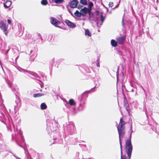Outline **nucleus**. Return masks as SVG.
Masks as SVG:
<instances>
[{"label":"nucleus","mask_w":159,"mask_h":159,"mask_svg":"<svg viewBox=\"0 0 159 159\" xmlns=\"http://www.w3.org/2000/svg\"><path fill=\"white\" fill-rule=\"evenodd\" d=\"M125 122L123 120L122 118H121L119 125L117 128L119 134L120 143L121 150V159H130L132 150V146L131 142V134L130 135L129 139L127 140L125 143V150L126 153L127 154V157L125 155H122V148L120 138L122 137L125 134Z\"/></svg>","instance_id":"obj_1"},{"label":"nucleus","mask_w":159,"mask_h":159,"mask_svg":"<svg viewBox=\"0 0 159 159\" xmlns=\"http://www.w3.org/2000/svg\"><path fill=\"white\" fill-rule=\"evenodd\" d=\"M0 28L3 31V32L4 33V34L6 35H7V28L6 27L5 24L4 22L1 21L0 22Z\"/></svg>","instance_id":"obj_2"},{"label":"nucleus","mask_w":159,"mask_h":159,"mask_svg":"<svg viewBox=\"0 0 159 159\" xmlns=\"http://www.w3.org/2000/svg\"><path fill=\"white\" fill-rule=\"evenodd\" d=\"M51 24L55 26L61 28L58 25L60 24L61 22L55 18L51 17Z\"/></svg>","instance_id":"obj_3"},{"label":"nucleus","mask_w":159,"mask_h":159,"mask_svg":"<svg viewBox=\"0 0 159 159\" xmlns=\"http://www.w3.org/2000/svg\"><path fill=\"white\" fill-rule=\"evenodd\" d=\"M125 39L126 37L125 36L120 37L117 39V42L119 44H123Z\"/></svg>","instance_id":"obj_4"},{"label":"nucleus","mask_w":159,"mask_h":159,"mask_svg":"<svg viewBox=\"0 0 159 159\" xmlns=\"http://www.w3.org/2000/svg\"><path fill=\"white\" fill-rule=\"evenodd\" d=\"M65 22L66 24L70 28H74L76 27V25L74 23L68 20H66Z\"/></svg>","instance_id":"obj_5"},{"label":"nucleus","mask_w":159,"mask_h":159,"mask_svg":"<svg viewBox=\"0 0 159 159\" xmlns=\"http://www.w3.org/2000/svg\"><path fill=\"white\" fill-rule=\"evenodd\" d=\"M78 3V2L76 0H74L72 1L70 3V7L72 8H75L76 7Z\"/></svg>","instance_id":"obj_6"},{"label":"nucleus","mask_w":159,"mask_h":159,"mask_svg":"<svg viewBox=\"0 0 159 159\" xmlns=\"http://www.w3.org/2000/svg\"><path fill=\"white\" fill-rule=\"evenodd\" d=\"M80 11L81 13L82 16H84L87 13L88 9L87 8L84 7L83 8L81 9Z\"/></svg>","instance_id":"obj_7"},{"label":"nucleus","mask_w":159,"mask_h":159,"mask_svg":"<svg viewBox=\"0 0 159 159\" xmlns=\"http://www.w3.org/2000/svg\"><path fill=\"white\" fill-rule=\"evenodd\" d=\"M69 131L71 133H73L75 131V127L73 124H70L69 125Z\"/></svg>","instance_id":"obj_8"},{"label":"nucleus","mask_w":159,"mask_h":159,"mask_svg":"<svg viewBox=\"0 0 159 159\" xmlns=\"http://www.w3.org/2000/svg\"><path fill=\"white\" fill-rule=\"evenodd\" d=\"M124 106L125 107L127 111L129 112V104L127 103V101L126 100V99L124 100Z\"/></svg>","instance_id":"obj_9"},{"label":"nucleus","mask_w":159,"mask_h":159,"mask_svg":"<svg viewBox=\"0 0 159 159\" xmlns=\"http://www.w3.org/2000/svg\"><path fill=\"white\" fill-rule=\"evenodd\" d=\"M11 4V2L10 1H7L4 4V7L5 8H7L10 6Z\"/></svg>","instance_id":"obj_10"},{"label":"nucleus","mask_w":159,"mask_h":159,"mask_svg":"<svg viewBox=\"0 0 159 159\" xmlns=\"http://www.w3.org/2000/svg\"><path fill=\"white\" fill-rule=\"evenodd\" d=\"M74 15L76 17H80L81 16H82L80 11H79L78 10L76 11L74 13Z\"/></svg>","instance_id":"obj_11"},{"label":"nucleus","mask_w":159,"mask_h":159,"mask_svg":"<svg viewBox=\"0 0 159 159\" xmlns=\"http://www.w3.org/2000/svg\"><path fill=\"white\" fill-rule=\"evenodd\" d=\"M69 104L72 106H75L76 103L73 99H70L69 101Z\"/></svg>","instance_id":"obj_12"},{"label":"nucleus","mask_w":159,"mask_h":159,"mask_svg":"<svg viewBox=\"0 0 159 159\" xmlns=\"http://www.w3.org/2000/svg\"><path fill=\"white\" fill-rule=\"evenodd\" d=\"M111 43L113 46L115 47L117 46L118 43L117 41L116 42L115 40L112 39L111 40Z\"/></svg>","instance_id":"obj_13"},{"label":"nucleus","mask_w":159,"mask_h":159,"mask_svg":"<svg viewBox=\"0 0 159 159\" xmlns=\"http://www.w3.org/2000/svg\"><path fill=\"white\" fill-rule=\"evenodd\" d=\"M24 71H25V72H27L30 75H31L34 76H36V74L34 72L25 70H24Z\"/></svg>","instance_id":"obj_14"},{"label":"nucleus","mask_w":159,"mask_h":159,"mask_svg":"<svg viewBox=\"0 0 159 159\" xmlns=\"http://www.w3.org/2000/svg\"><path fill=\"white\" fill-rule=\"evenodd\" d=\"M85 35H88L89 36H91V33H90L88 29L85 30Z\"/></svg>","instance_id":"obj_15"},{"label":"nucleus","mask_w":159,"mask_h":159,"mask_svg":"<svg viewBox=\"0 0 159 159\" xmlns=\"http://www.w3.org/2000/svg\"><path fill=\"white\" fill-rule=\"evenodd\" d=\"M41 108L42 110H44L45 109L47 108V105L46 104L43 103L41 104Z\"/></svg>","instance_id":"obj_16"},{"label":"nucleus","mask_w":159,"mask_h":159,"mask_svg":"<svg viewBox=\"0 0 159 159\" xmlns=\"http://www.w3.org/2000/svg\"><path fill=\"white\" fill-rule=\"evenodd\" d=\"M44 95V94L43 93H37L34 94V98L39 97Z\"/></svg>","instance_id":"obj_17"},{"label":"nucleus","mask_w":159,"mask_h":159,"mask_svg":"<svg viewBox=\"0 0 159 159\" xmlns=\"http://www.w3.org/2000/svg\"><path fill=\"white\" fill-rule=\"evenodd\" d=\"M54 2L56 3H62L64 1L63 0H54Z\"/></svg>","instance_id":"obj_18"},{"label":"nucleus","mask_w":159,"mask_h":159,"mask_svg":"<svg viewBox=\"0 0 159 159\" xmlns=\"http://www.w3.org/2000/svg\"><path fill=\"white\" fill-rule=\"evenodd\" d=\"M41 3L42 5H45L48 4V2L46 0H42Z\"/></svg>","instance_id":"obj_19"},{"label":"nucleus","mask_w":159,"mask_h":159,"mask_svg":"<svg viewBox=\"0 0 159 159\" xmlns=\"http://www.w3.org/2000/svg\"><path fill=\"white\" fill-rule=\"evenodd\" d=\"M7 84H8V86L11 88L12 89V91H14L15 90L14 89H13L12 88V85H11V83L10 82V81H8L7 82Z\"/></svg>","instance_id":"obj_20"},{"label":"nucleus","mask_w":159,"mask_h":159,"mask_svg":"<svg viewBox=\"0 0 159 159\" xmlns=\"http://www.w3.org/2000/svg\"><path fill=\"white\" fill-rule=\"evenodd\" d=\"M80 3L84 5H86L87 4L86 0H80Z\"/></svg>","instance_id":"obj_21"},{"label":"nucleus","mask_w":159,"mask_h":159,"mask_svg":"<svg viewBox=\"0 0 159 159\" xmlns=\"http://www.w3.org/2000/svg\"><path fill=\"white\" fill-rule=\"evenodd\" d=\"M93 6V4L92 2H89L88 6H89V8L90 10H91L92 7Z\"/></svg>","instance_id":"obj_22"},{"label":"nucleus","mask_w":159,"mask_h":159,"mask_svg":"<svg viewBox=\"0 0 159 159\" xmlns=\"http://www.w3.org/2000/svg\"><path fill=\"white\" fill-rule=\"evenodd\" d=\"M97 62L96 63V66L98 67H100L99 59H98L97 60Z\"/></svg>","instance_id":"obj_23"},{"label":"nucleus","mask_w":159,"mask_h":159,"mask_svg":"<svg viewBox=\"0 0 159 159\" xmlns=\"http://www.w3.org/2000/svg\"><path fill=\"white\" fill-rule=\"evenodd\" d=\"M105 19V18L104 17H103L102 15H101V20L102 22V23L103 21H104V20Z\"/></svg>","instance_id":"obj_24"},{"label":"nucleus","mask_w":159,"mask_h":159,"mask_svg":"<svg viewBox=\"0 0 159 159\" xmlns=\"http://www.w3.org/2000/svg\"><path fill=\"white\" fill-rule=\"evenodd\" d=\"M113 2H110L109 4V6L110 7H112L113 6Z\"/></svg>","instance_id":"obj_25"},{"label":"nucleus","mask_w":159,"mask_h":159,"mask_svg":"<svg viewBox=\"0 0 159 159\" xmlns=\"http://www.w3.org/2000/svg\"><path fill=\"white\" fill-rule=\"evenodd\" d=\"M7 22H8V24H9V25H10L11 24V20H10L8 19L7 20Z\"/></svg>","instance_id":"obj_26"},{"label":"nucleus","mask_w":159,"mask_h":159,"mask_svg":"<svg viewBox=\"0 0 159 159\" xmlns=\"http://www.w3.org/2000/svg\"><path fill=\"white\" fill-rule=\"evenodd\" d=\"M118 70H119V67H118L117 71V79H118Z\"/></svg>","instance_id":"obj_27"},{"label":"nucleus","mask_w":159,"mask_h":159,"mask_svg":"<svg viewBox=\"0 0 159 159\" xmlns=\"http://www.w3.org/2000/svg\"><path fill=\"white\" fill-rule=\"evenodd\" d=\"M122 25H124V22H123V20H122Z\"/></svg>","instance_id":"obj_28"},{"label":"nucleus","mask_w":159,"mask_h":159,"mask_svg":"<svg viewBox=\"0 0 159 159\" xmlns=\"http://www.w3.org/2000/svg\"><path fill=\"white\" fill-rule=\"evenodd\" d=\"M131 91L132 92H133L134 91V90L133 89H132V90H131Z\"/></svg>","instance_id":"obj_29"},{"label":"nucleus","mask_w":159,"mask_h":159,"mask_svg":"<svg viewBox=\"0 0 159 159\" xmlns=\"http://www.w3.org/2000/svg\"><path fill=\"white\" fill-rule=\"evenodd\" d=\"M39 36L40 37L41 36V35L40 34H39Z\"/></svg>","instance_id":"obj_30"},{"label":"nucleus","mask_w":159,"mask_h":159,"mask_svg":"<svg viewBox=\"0 0 159 159\" xmlns=\"http://www.w3.org/2000/svg\"><path fill=\"white\" fill-rule=\"evenodd\" d=\"M19 145L20 146V147H21L20 145Z\"/></svg>","instance_id":"obj_31"},{"label":"nucleus","mask_w":159,"mask_h":159,"mask_svg":"<svg viewBox=\"0 0 159 159\" xmlns=\"http://www.w3.org/2000/svg\"><path fill=\"white\" fill-rule=\"evenodd\" d=\"M158 2V0H157V2Z\"/></svg>","instance_id":"obj_32"},{"label":"nucleus","mask_w":159,"mask_h":159,"mask_svg":"<svg viewBox=\"0 0 159 159\" xmlns=\"http://www.w3.org/2000/svg\"><path fill=\"white\" fill-rule=\"evenodd\" d=\"M1 61H0V64H1Z\"/></svg>","instance_id":"obj_33"}]
</instances>
